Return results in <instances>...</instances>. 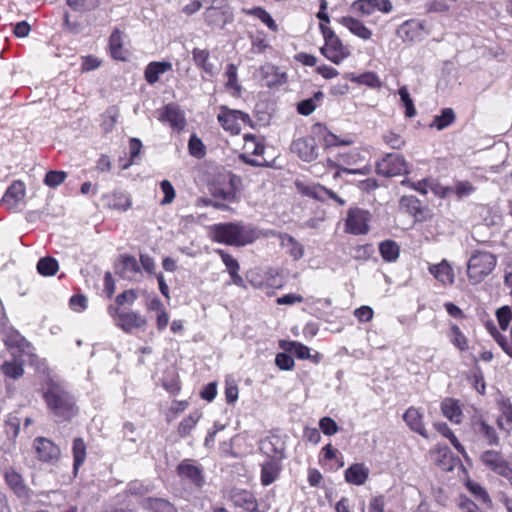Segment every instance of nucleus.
I'll use <instances>...</instances> for the list:
<instances>
[{"label": "nucleus", "instance_id": "864d4df0", "mask_svg": "<svg viewBox=\"0 0 512 512\" xmlns=\"http://www.w3.org/2000/svg\"><path fill=\"white\" fill-rule=\"evenodd\" d=\"M282 347L291 354H294L299 359H310V349L306 345L296 342L290 341L286 343V346L282 345Z\"/></svg>", "mask_w": 512, "mask_h": 512}, {"label": "nucleus", "instance_id": "f3484780", "mask_svg": "<svg viewBox=\"0 0 512 512\" xmlns=\"http://www.w3.org/2000/svg\"><path fill=\"white\" fill-rule=\"evenodd\" d=\"M158 114V120L168 123L174 130L181 131L186 125L184 113L174 103H169L159 109Z\"/></svg>", "mask_w": 512, "mask_h": 512}, {"label": "nucleus", "instance_id": "e2e57ef3", "mask_svg": "<svg viewBox=\"0 0 512 512\" xmlns=\"http://www.w3.org/2000/svg\"><path fill=\"white\" fill-rule=\"evenodd\" d=\"M382 139L392 149H401L405 145L403 137L393 131H388L383 134Z\"/></svg>", "mask_w": 512, "mask_h": 512}, {"label": "nucleus", "instance_id": "39448f33", "mask_svg": "<svg viewBox=\"0 0 512 512\" xmlns=\"http://www.w3.org/2000/svg\"><path fill=\"white\" fill-rule=\"evenodd\" d=\"M319 29L325 40V45L321 48V53L334 64H340L344 59L350 56V50L345 46L335 32L326 24L320 23Z\"/></svg>", "mask_w": 512, "mask_h": 512}, {"label": "nucleus", "instance_id": "de8ad7c7", "mask_svg": "<svg viewBox=\"0 0 512 512\" xmlns=\"http://www.w3.org/2000/svg\"><path fill=\"white\" fill-rule=\"evenodd\" d=\"M58 269V261L51 256L43 257L37 263V271L43 276H53L57 273Z\"/></svg>", "mask_w": 512, "mask_h": 512}, {"label": "nucleus", "instance_id": "a18cd8bd", "mask_svg": "<svg viewBox=\"0 0 512 512\" xmlns=\"http://www.w3.org/2000/svg\"><path fill=\"white\" fill-rule=\"evenodd\" d=\"M456 115L452 108H444L441 110L440 115H436L431 124L432 127H436L438 130H443L454 123Z\"/></svg>", "mask_w": 512, "mask_h": 512}, {"label": "nucleus", "instance_id": "20e7f679", "mask_svg": "<svg viewBox=\"0 0 512 512\" xmlns=\"http://www.w3.org/2000/svg\"><path fill=\"white\" fill-rule=\"evenodd\" d=\"M497 258L487 251L476 250L472 253L467 264V275L472 284L484 280L495 268Z\"/></svg>", "mask_w": 512, "mask_h": 512}, {"label": "nucleus", "instance_id": "37998d69", "mask_svg": "<svg viewBox=\"0 0 512 512\" xmlns=\"http://www.w3.org/2000/svg\"><path fill=\"white\" fill-rule=\"evenodd\" d=\"M379 252L385 261L394 262L399 257L400 248L395 241L385 240L380 243Z\"/></svg>", "mask_w": 512, "mask_h": 512}, {"label": "nucleus", "instance_id": "58836bf2", "mask_svg": "<svg viewBox=\"0 0 512 512\" xmlns=\"http://www.w3.org/2000/svg\"><path fill=\"white\" fill-rule=\"evenodd\" d=\"M107 204L112 209L126 211L131 207L130 196L124 192H113L111 195H106Z\"/></svg>", "mask_w": 512, "mask_h": 512}, {"label": "nucleus", "instance_id": "dca6fc26", "mask_svg": "<svg viewBox=\"0 0 512 512\" xmlns=\"http://www.w3.org/2000/svg\"><path fill=\"white\" fill-rule=\"evenodd\" d=\"M291 151L305 162H311L318 156V146L312 136L294 140L291 144Z\"/></svg>", "mask_w": 512, "mask_h": 512}, {"label": "nucleus", "instance_id": "09e8293b", "mask_svg": "<svg viewBox=\"0 0 512 512\" xmlns=\"http://www.w3.org/2000/svg\"><path fill=\"white\" fill-rule=\"evenodd\" d=\"M201 415L195 411L189 416L185 417L178 425L177 432L181 438L187 437L190 432L194 429Z\"/></svg>", "mask_w": 512, "mask_h": 512}, {"label": "nucleus", "instance_id": "c03bdc74", "mask_svg": "<svg viewBox=\"0 0 512 512\" xmlns=\"http://www.w3.org/2000/svg\"><path fill=\"white\" fill-rule=\"evenodd\" d=\"M4 343L8 347L17 348L24 351L29 347V342L15 329H10L4 338Z\"/></svg>", "mask_w": 512, "mask_h": 512}, {"label": "nucleus", "instance_id": "0e129e2a", "mask_svg": "<svg viewBox=\"0 0 512 512\" xmlns=\"http://www.w3.org/2000/svg\"><path fill=\"white\" fill-rule=\"evenodd\" d=\"M497 320L500 328L505 331L507 330L509 323L512 319V310L509 306H503L496 312Z\"/></svg>", "mask_w": 512, "mask_h": 512}, {"label": "nucleus", "instance_id": "473e14b6", "mask_svg": "<svg viewBox=\"0 0 512 512\" xmlns=\"http://www.w3.org/2000/svg\"><path fill=\"white\" fill-rule=\"evenodd\" d=\"M400 207L414 216L417 221L425 220V216L423 215L424 208L422 207L421 201L417 197L413 195L401 197Z\"/></svg>", "mask_w": 512, "mask_h": 512}, {"label": "nucleus", "instance_id": "0eeeda50", "mask_svg": "<svg viewBox=\"0 0 512 512\" xmlns=\"http://www.w3.org/2000/svg\"><path fill=\"white\" fill-rule=\"evenodd\" d=\"M479 460L486 469L495 474L505 479L512 478V466L500 451L485 450L481 453Z\"/></svg>", "mask_w": 512, "mask_h": 512}, {"label": "nucleus", "instance_id": "4be33fe9", "mask_svg": "<svg viewBox=\"0 0 512 512\" xmlns=\"http://www.w3.org/2000/svg\"><path fill=\"white\" fill-rule=\"evenodd\" d=\"M283 461L265 459L261 464L260 482L263 486H269L275 482L283 470Z\"/></svg>", "mask_w": 512, "mask_h": 512}, {"label": "nucleus", "instance_id": "6e6552de", "mask_svg": "<svg viewBox=\"0 0 512 512\" xmlns=\"http://www.w3.org/2000/svg\"><path fill=\"white\" fill-rule=\"evenodd\" d=\"M108 313L114 319L115 324L126 333H130L133 329L142 328L147 324V320L139 313L124 311L113 305L108 307Z\"/></svg>", "mask_w": 512, "mask_h": 512}, {"label": "nucleus", "instance_id": "412c9836", "mask_svg": "<svg viewBox=\"0 0 512 512\" xmlns=\"http://www.w3.org/2000/svg\"><path fill=\"white\" fill-rule=\"evenodd\" d=\"M115 272L123 279L132 280L135 275L141 272L140 265L134 256L123 254L115 266Z\"/></svg>", "mask_w": 512, "mask_h": 512}, {"label": "nucleus", "instance_id": "5701e85b", "mask_svg": "<svg viewBox=\"0 0 512 512\" xmlns=\"http://www.w3.org/2000/svg\"><path fill=\"white\" fill-rule=\"evenodd\" d=\"M261 80L267 87H275L286 82V73L281 72L278 67L273 64L266 63L259 69Z\"/></svg>", "mask_w": 512, "mask_h": 512}, {"label": "nucleus", "instance_id": "1a4fd4ad", "mask_svg": "<svg viewBox=\"0 0 512 512\" xmlns=\"http://www.w3.org/2000/svg\"><path fill=\"white\" fill-rule=\"evenodd\" d=\"M470 427L476 440L487 446H498L500 444L496 429L482 415H473L470 419Z\"/></svg>", "mask_w": 512, "mask_h": 512}, {"label": "nucleus", "instance_id": "3c124183", "mask_svg": "<svg viewBox=\"0 0 512 512\" xmlns=\"http://www.w3.org/2000/svg\"><path fill=\"white\" fill-rule=\"evenodd\" d=\"M466 487L476 499L487 505L489 508L492 506V500L488 492L479 483L468 481Z\"/></svg>", "mask_w": 512, "mask_h": 512}, {"label": "nucleus", "instance_id": "8fccbe9b", "mask_svg": "<svg viewBox=\"0 0 512 512\" xmlns=\"http://www.w3.org/2000/svg\"><path fill=\"white\" fill-rule=\"evenodd\" d=\"M435 429L444 437L449 439L450 443L453 445V447L459 452L464 453L465 449L464 446L459 442L457 437L454 435L452 430L449 428V426L445 422H438L434 424Z\"/></svg>", "mask_w": 512, "mask_h": 512}, {"label": "nucleus", "instance_id": "338daca9", "mask_svg": "<svg viewBox=\"0 0 512 512\" xmlns=\"http://www.w3.org/2000/svg\"><path fill=\"white\" fill-rule=\"evenodd\" d=\"M160 188H161L162 192L164 193V198L161 200V204L167 205V204H170L171 202H173V200L175 198V190H174L171 182L168 180H163L160 183Z\"/></svg>", "mask_w": 512, "mask_h": 512}, {"label": "nucleus", "instance_id": "4468645a", "mask_svg": "<svg viewBox=\"0 0 512 512\" xmlns=\"http://www.w3.org/2000/svg\"><path fill=\"white\" fill-rule=\"evenodd\" d=\"M370 213L360 208H350L345 221L346 232L361 235L369 231Z\"/></svg>", "mask_w": 512, "mask_h": 512}, {"label": "nucleus", "instance_id": "2eb2a0df", "mask_svg": "<svg viewBox=\"0 0 512 512\" xmlns=\"http://www.w3.org/2000/svg\"><path fill=\"white\" fill-rule=\"evenodd\" d=\"M33 449L38 460L45 463L54 464L59 460L61 455L60 448L45 437L35 438L33 441Z\"/></svg>", "mask_w": 512, "mask_h": 512}, {"label": "nucleus", "instance_id": "c756f323", "mask_svg": "<svg viewBox=\"0 0 512 512\" xmlns=\"http://www.w3.org/2000/svg\"><path fill=\"white\" fill-rule=\"evenodd\" d=\"M172 69V64L168 61L150 62L144 71V77L150 85L155 84L160 76Z\"/></svg>", "mask_w": 512, "mask_h": 512}, {"label": "nucleus", "instance_id": "f8f14e48", "mask_svg": "<svg viewBox=\"0 0 512 512\" xmlns=\"http://www.w3.org/2000/svg\"><path fill=\"white\" fill-rule=\"evenodd\" d=\"M4 479L7 486L22 503L26 504L31 500L33 491L26 485L20 473L13 468L6 469Z\"/></svg>", "mask_w": 512, "mask_h": 512}, {"label": "nucleus", "instance_id": "6e6d98bb", "mask_svg": "<svg viewBox=\"0 0 512 512\" xmlns=\"http://www.w3.org/2000/svg\"><path fill=\"white\" fill-rule=\"evenodd\" d=\"M323 98V93L321 91H318L314 94L312 98L305 99L298 103L297 105V111L301 115H309L311 114L315 108H316V101H320Z\"/></svg>", "mask_w": 512, "mask_h": 512}, {"label": "nucleus", "instance_id": "ea45409f", "mask_svg": "<svg viewBox=\"0 0 512 512\" xmlns=\"http://www.w3.org/2000/svg\"><path fill=\"white\" fill-rule=\"evenodd\" d=\"M225 76L227 77L225 87L231 91V94L234 97L240 96L242 87L238 82L237 66L233 63L228 64L226 67Z\"/></svg>", "mask_w": 512, "mask_h": 512}, {"label": "nucleus", "instance_id": "603ef678", "mask_svg": "<svg viewBox=\"0 0 512 512\" xmlns=\"http://www.w3.org/2000/svg\"><path fill=\"white\" fill-rule=\"evenodd\" d=\"M398 94L400 96V101L402 106L405 108V116L407 118H412L416 115L417 111L414 106V102L410 97L409 91L406 86H402L398 90Z\"/></svg>", "mask_w": 512, "mask_h": 512}, {"label": "nucleus", "instance_id": "774afa93", "mask_svg": "<svg viewBox=\"0 0 512 512\" xmlns=\"http://www.w3.org/2000/svg\"><path fill=\"white\" fill-rule=\"evenodd\" d=\"M339 451L337 449H335L330 443L325 445L322 449H321V458H320V463H332L334 460H336L337 456L339 455Z\"/></svg>", "mask_w": 512, "mask_h": 512}, {"label": "nucleus", "instance_id": "72a5a7b5", "mask_svg": "<svg viewBox=\"0 0 512 512\" xmlns=\"http://www.w3.org/2000/svg\"><path fill=\"white\" fill-rule=\"evenodd\" d=\"M192 56L195 65L200 68L204 74L209 77H213L215 75L214 65L209 62L210 53L208 50L194 48Z\"/></svg>", "mask_w": 512, "mask_h": 512}, {"label": "nucleus", "instance_id": "4d7b16f0", "mask_svg": "<svg viewBox=\"0 0 512 512\" xmlns=\"http://www.w3.org/2000/svg\"><path fill=\"white\" fill-rule=\"evenodd\" d=\"M67 5L75 12L92 11L99 5V0H66Z\"/></svg>", "mask_w": 512, "mask_h": 512}, {"label": "nucleus", "instance_id": "052dcab7", "mask_svg": "<svg viewBox=\"0 0 512 512\" xmlns=\"http://www.w3.org/2000/svg\"><path fill=\"white\" fill-rule=\"evenodd\" d=\"M319 428L327 436H332L340 430L338 424L328 416L322 417L319 420Z\"/></svg>", "mask_w": 512, "mask_h": 512}, {"label": "nucleus", "instance_id": "b1692460", "mask_svg": "<svg viewBox=\"0 0 512 512\" xmlns=\"http://www.w3.org/2000/svg\"><path fill=\"white\" fill-rule=\"evenodd\" d=\"M370 469L364 463H353L344 472L345 481L351 485L361 486L369 478Z\"/></svg>", "mask_w": 512, "mask_h": 512}, {"label": "nucleus", "instance_id": "7c9ffc66", "mask_svg": "<svg viewBox=\"0 0 512 512\" xmlns=\"http://www.w3.org/2000/svg\"><path fill=\"white\" fill-rule=\"evenodd\" d=\"M141 506L149 512H178L177 508L164 498H145L141 501Z\"/></svg>", "mask_w": 512, "mask_h": 512}, {"label": "nucleus", "instance_id": "423d86ee", "mask_svg": "<svg viewBox=\"0 0 512 512\" xmlns=\"http://www.w3.org/2000/svg\"><path fill=\"white\" fill-rule=\"evenodd\" d=\"M176 473L183 482L197 490L202 489L206 484L204 468L195 460H182L176 467Z\"/></svg>", "mask_w": 512, "mask_h": 512}, {"label": "nucleus", "instance_id": "bf43d9fd", "mask_svg": "<svg viewBox=\"0 0 512 512\" xmlns=\"http://www.w3.org/2000/svg\"><path fill=\"white\" fill-rule=\"evenodd\" d=\"M66 177L67 174L64 171L51 170L46 173L44 183L51 188H55L62 184Z\"/></svg>", "mask_w": 512, "mask_h": 512}, {"label": "nucleus", "instance_id": "2f4dec72", "mask_svg": "<svg viewBox=\"0 0 512 512\" xmlns=\"http://www.w3.org/2000/svg\"><path fill=\"white\" fill-rule=\"evenodd\" d=\"M441 411L452 423L460 424L462 422L463 413L458 400L444 399L441 403Z\"/></svg>", "mask_w": 512, "mask_h": 512}, {"label": "nucleus", "instance_id": "7ed1b4c3", "mask_svg": "<svg viewBox=\"0 0 512 512\" xmlns=\"http://www.w3.org/2000/svg\"><path fill=\"white\" fill-rule=\"evenodd\" d=\"M241 186V178L232 172H228L216 176L209 185V191L213 198L230 206V204L240 202Z\"/></svg>", "mask_w": 512, "mask_h": 512}, {"label": "nucleus", "instance_id": "49530a36", "mask_svg": "<svg viewBox=\"0 0 512 512\" xmlns=\"http://www.w3.org/2000/svg\"><path fill=\"white\" fill-rule=\"evenodd\" d=\"M282 243L287 248V252L294 260H299L303 257L304 248L294 237L285 234L282 237Z\"/></svg>", "mask_w": 512, "mask_h": 512}, {"label": "nucleus", "instance_id": "c9c22d12", "mask_svg": "<svg viewBox=\"0 0 512 512\" xmlns=\"http://www.w3.org/2000/svg\"><path fill=\"white\" fill-rule=\"evenodd\" d=\"M313 133L322 138L324 145L326 147L351 144V141L339 139L337 135L328 131L326 126H324L321 123H317L313 126Z\"/></svg>", "mask_w": 512, "mask_h": 512}, {"label": "nucleus", "instance_id": "bb28decb", "mask_svg": "<svg viewBox=\"0 0 512 512\" xmlns=\"http://www.w3.org/2000/svg\"><path fill=\"white\" fill-rule=\"evenodd\" d=\"M429 272L441 284L447 286L454 283V272L447 260H442L439 264L429 266Z\"/></svg>", "mask_w": 512, "mask_h": 512}, {"label": "nucleus", "instance_id": "6ab92c4d", "mask_svg": "<svg viewBox=\"0 0 512 512\" xmlns=\"http://www.w3.org/2000/svg\"><path fill=\"white\" fill-rule=\"evenodd\" d=\"M351 9L361 16H369L376 10L383 13L391 12L392 3L389 0H355Z\"/></svg>", "mask_w": 512, "mask_h": 512}, {"label": "nucleus", "instance_id": "393cba45", "mask_svg": "<svg viewBox=\"0 0 512 512\" xmlns=\"http://www.w3.org/2000/svg\"><path fill=\"white\" fill-rule=\"evenodd\" d=\"M204 19L210 27L222 29L228 22L232 21L231 10L206 9Z\"/></svg>", "mask_w": 512, "mask_h": 512}, {"label": "nucleus", "instance_id": "5fc2aeb1", "mask_svg": "<svg viewBox=\"0 0 512 512\" xmlns=\"http://www.w3.org/2000/svg\"><path fill=\"white\" fill-rule=\"evenodd\" d=\"M449 338L451 343L461 351L468 349V340L460 328L453 324L450 328Z\"/></svg>", "mask_w": 512, "mask_h": 512}, {"label": "nucleus", "instance_id": "aec40b11", "mask_svg": "<svg viewBox=\"0 0 512 512\" xmlns=\"http://www.w3.org/2000/svg\"><path fill=\"white\" fill-rule=\"evenodd\" d=\"M229 499L234 506L243 508L247 512H260L258 501L251 491L234 488L230 491Z\"/></svg>", "mask_w": 512, "mask_h": 512}, {"label": "nucleus", "instance_id": "cd10ccee", "mask_svg": "<svg viewBox=\"0 0 512 512\" xmlns=\"http://www.w3.org/2000/svg\"><path fill=\"white\" fill-rule=\"evenodd\" d=\"M338 21L352 34L363 40H369L372 37V31L367 28L362 21L356 18L344 16L341 17Z\"/></svg>", "mask_w": 512, "mask_h": 512}, {"label": "nucleus", "instance_id": "13d9d810", "mask_svg": "<svg viewBox=\"0 0 512 512\" xmlns=\"http://www.w3.org/2000/svg\"><path fill=\"white\" fill-rule=\"evenodd\" d=\"M1 370L5 376L12 379H18L24 373L22 364L17 361H5L1 366Z\"/></svg>", "mask_w": 512, "mask_h": 512}, {"label": "nucleus", "instance_id": "4c0bfd02", "mask_svg": "<svg viewBox=\"0 0 512 512\" xmlns=\"http://www.w3.org/2000/svg\"><path fill=\"white\" fill-rule=\"evenodd\" d=\"M109 48L111 56L116 60H125L126 51L122 44V35L118 29H115L109 37Z\"/></svg>", "mask_w": 512, "mask_h": 512}, {"label": "nucleus", "instance_id": "ddd939ff", "mask_svg": "<svg viewBox=\"0 0 512 512\" xmlns=\"http://www.w3.org/2000/svg\"><path fill=\"white\" fill-rule=\"evenodd\" d=\"M217 119L223 129L229 131L231 134L240 133V120L244 123L250 120L248 114L239 110H231L226 106L220 107V113L218 114Z\"/></svg>", "mask_w": 512, "mask_h": 512}, {"label": "nucleus", "instance_id": "e433bc0d", "mask_svg": "<svg viewBox=\"0 0 512 512\" xmlns=\"http://www.w3.org/2000/svg\"><path fill=\"white\" fill-rule=\"evenodd\" d=\"M345 78L349 79L350 81L360 84V85H366L370 88H380L381 87V81L378 77V75L374 72H365L360 75H355L353 73H348L345 75Z\"/></svg>", "mask_w": 512, "mask_h": 512}, {"label": "nucleus", "instance_id": "f704fd0d", "mask_svg": "<svg viewBox=\"0 0 512 512\" xmlns=\"http://www.w3.org/2000/svg\"><path fill=\"white\" fill-rule=\"evenodd\" d=\"M303 193L320 201H323L328 197L336 201L339 205L345 204V201L336 193L321 185L308 186L303 190Z\"/></svg>", "mask_w": 512, "mask_h": 512}, {"label": "nucleus", "instance_id": "a19ab883", "mask_svg": "<svg viewBox=\"0 0 512 512\" xmlns=\"http://www.w3.org/2000/svg\"><path fill=\"white\" fill-rule=\"evenodd\" d=\"M72 454L73 470L77 472L86 459V444L82 438L78 437L73 440Z\"/></svg>", "mask_w": 512, "mask_h": 512}, {"label": "nucleus", "instance_id": "a878e982", "mask_svg": "<svg viewBox=\"0 0 512 512\" xmlns=\"http://www.w3.org/2000/svg\"><path fill=\"white\" fill-rule=\"evenodd\" d=\"M216 253L221 257L223 263L225 264L233 284L239 287L244 286V280L238 273L240 270L238 261L232 255L228 254L222 249H217Z\"/></svg>", "mask_w": 512, "mask_h": 512}, {"label": "nucleus", "instance_id": "69168bd1", "mask_svg": "<svg viewBox=\"0 0 512 512\" xmlns=\"http://www.w3.org/2000/svg\"><path fill=\"white\" fill-rule=\"evenodd\" d=\"M275 364L281 370H292L294 359L287 353H278L275 357Z\"/></svg>", "mask_w": 512, "mask_h": 512}, {"label": "nucleus", "instance_id": "a211bd4d", "mask_svg": "<svg viewBox=\"0 0 512 512\" xmlns=\"http://www.w3.org/2000/svg\"><path fill=\"white\" fill-rule=\"evenodd\" d=\"M25 194V184L20 180H15L6 189L1 200V205L8 210L15 211L19 204L23 202Z\"/></svg>", "mask_w": 512, "mask_h": 512}, {"label": "nucleus", "instance_id": "9b49d317", "mask_svg": "<svg viewBox=\"0 0 512 512\" xmlns=\"http://www.w3.org/2000/svg\"><path fill=\"white\" fill-rule=\"evenodd\" d=\"M259 450L267 460L283 461L286 458L285 440L274 432L260 441Z\"/></svg>", "mask_w": 512, "mask_h": 512}, {"label": "nucleus", "instance_id": "680f3d73", "mask_svg": "<svg viewBox=\"0 0 512 512\" xmlns=\"http://www.w3.org/2000/svg\"><path fill=\"white\" fill-rule=\"evenodd\" d=\"M189 153L197 158H201L205 155V146L202 141L196 136L192 135L188 142Z\"/></svg>", "mask_w": 512, "mask_h": 512}, {"label": "nucleus", "instance_id": "79ce46f5", "mask_svg": "<svg viewBox=\"0 0 512 512\" xmlns=\"http://www.w3.org/2000/svg\"><path fill=\"white\" fill-rule=\"evenodd\" d=\"M243 13L249 16H254L261 20L270 30L276 32L278 25L271 17V15L262 7H253L243 9Z\"/></svg>", "mask_w": 512, "mask_h": 512}, {"label": "nucleus", "instance_id": "f03ea898", "mask_svg": "<svg viewBox=\"0 0 512 512\" xmlns=\"http://www.w3.org/2000/svg\"><path fill=\"white\" fill-rule=\"evenodd\" d=\"M210 235L214 242L236 247L251 244L259 237L253 225L241 221L214 224Z\"/></svg>", "mask_w": 512, "mask_h": 512}, {"label": "nucleus", "instance_id": "f257e3e1", "mask_svg": "<svg viewBox=\"0 0 512 512\" xmlns=\"http://www.w3.org/2000/svg\"><path fill=\"white\" fill-rule=\"evenodd\" d=\"M42 390L48 414L56 423L69 422L78 414L76 399L64 385L49 379Z\"/></svg>", "mask_w": 512, "mask_h": 512}, {"label": "nucleus", "instance_id": "9d476101", "mask_svg": "<svg viewBox=\"0 0 512 512\" xmlns=\"http://www.w3.org/2000/svg\"><path fill=\"white\" fill-rule=\"evenodd\" d=\"M376 172L383 177L408 173V164L401 154L388 153L376 164Z\"/></svg>", "mask_w": 512, "mask_h": 512}, {"label": "nucleus", "instance_id": "c85d7f7f", "mask_svg": "<svg viewBox=\"0 0 512 512\" xmlns=\"http://www.w3.org/2000/svg\"><path fill=\"white\" fill-rule=\"evenodd\" d=\"M403 420L411 430L427 438V431L423 424V414L415 407H409L404 415Z\"/></svg>", "mask_w": 512, "mask_h": 512}]
</instances>
